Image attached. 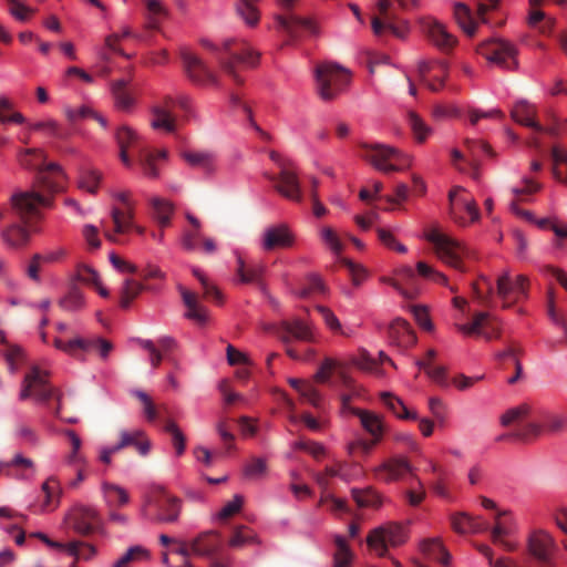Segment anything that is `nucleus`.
<instances>
[{
  "label": "nucleus",
  "instance_id": "c9c22d12",
  "mask_svg": "<svg viewBox=\"0 0 567 567\" xmlns=\"http://www.w3.org/2000/svg\"><path fill=\"white\" fill-rule=\"evenodd\" d=\"M102 492L110 509L122 507L130 502L128 493L120 485L105 482L102 484Z\"/></svg>",
  "mask_w": 567,
  "mask_h": 567
},
{
  "label": "nucleus",
  "instance_id": "7c9ffc66",
  "mask_svg": "<svg viewBox=\"0 0 567 567\" xmlns=\"http://www.w3.org/2000/svg\"><path fill=\"white\" fill-rule=\"evenodd\" d=\"M523 349L517 342H509L506 348L502 351H499L496 354V359L501 361L503 364H505L507 361L512 362L515 368L514 375L508 378L507 382L509 384L516 383L523 373V367L519 361V355L522 354Z\"/></svg>",
  "mask_w": 567,
  "mask_h": 567
},
{
  "label": "nucleus",
  "instance_id": "4468645a",
  "mask_svg": "<svg viewBox=\"0 0 567 567\" xmlns=\"http://www.w3.org/2000/svg\"><path fill=\"white\" fill-rule=\"evenodd\" d=\"M130 192H115L113 193V197L120 200L125 209H120L117 207H113L111 212L112 220L114 224L113 230L105 229V237L113 243H121L116 235L125 234L126 230L132 226V220L134 218L133 204L130 199Z\"/></svg>",
  "mask_w": 567,
  "mask_h": 567
},
{
  "label": "nucleus",
  "instance_id": "f03ea898",
  "mask_svg": "<svg viewBox=\"0 0 567 567\" xmlns=\"http://www.w3.org/2000/svg\"><path fill=\"white\" fill-rule=\"evenodd\" d=\"M202 44L213 51H218L217 60L220 68L237 85L244 83V79L238 73V66H255L259 60V53L245 42L227 40L223 42L220 50L207 40H203Z\"/></svg>",
  "mask_w": 567,
  "mask_h": 567
},
{
  "label": "nucleus",
  "instance_id": "cd10ccee",
  "mask_svg": "<svg viewBox=\"0 0 567 567\" xmlns=\"http://www.w3.org/2000/svg\"><path fill=\"white\" fill-rule=\"evenodd\" d=\"M537 413L538 412L530 403L524 402L506 410L501 415L499 422L503 426H511L513 424H520L523 422L526 424L527 422L532 421V417H537Z\"/></svg>",
  "mask_w": 567,
  "mask_h": 567
},
{
  "label": "nucleus",
  "instance_id": "69168bd1",
  "mask_svg": "<svg viewBox=\"0 0 567 567\" xmlns=\"http://www.w3.org/2000/svg\"><path fill=\"white\" fill-rule=\"evenodd\" d=\"M146 8L148 11V20L146 27L156 30L159 27L161 17L166 16V9L158 0H147Z\"/></svg>",
  "mask_w": 567,
  "mask_h": 567
},
{
  "label": "nucleus",
  "instance_id": "09e8293b",
  "mask_svg": "<svg viewBox=\"0 0 567 567\" xmlns=\"http://www.w3.org/2000/svg\"><path fill=\"white\" fill-rule=\"evenodd\" d=\"M452 527L456 533H476L486 529L476 518L471 517L466 513H458L452 516Z\"/></svg>",
  "mask_w": 567,
  "mask_h": 567
},
{
  "label": "nucleus",
  "instance_id": "e433bc0d",
  "mask_svg": "<svg viewBox=\"0 0 567 567\" xmlns=\"http://www.w3.org/2000/svg\"><path fill=\"white\" fill-rule=\"evenodd\" d=\"M379 358H380V361H378L377 359L372 358L370 355L369 352L367 351H362L360 353V355L354 360V364L364 370V371H368L370 373H373L378 377H382L383 375V370L381 368V364L383 362H388L390 363L391 365L394 367V363L393 361L384 353V352H380L379 353Z\"/></svg>",
  "mask_w": 567,
  "mask_h": 567
},
{
  "label": "nucleus",
  "instance_id": "393cba45",
  "mask_svg": "<svg viewBox=\"0 0 567 567\" xmlns=\"http://www.w3.org/2000/svg\"><path fill=\"white\" fill-rule=\"evenodd\" d=\"M423 31L430 41L441 50H450L456 44V38L447 32L446 28L436 20L424 21Z\"/></svg>",
  "mask_w": 567,
  "mask_h": 567
},
{
  "label": "nucleus",
  "instance_id": "a878e982",
  "mask_svg": "<svg viewBox=\"0 0 567 567\" xmlns=\"http://www.w3.org/2000/svg\"><path fill=\"white\" fill-rule=\"evenodd\" d=\"M523 183H524L523 187H514L512 189V193L515 196V199H513L511 202L509 208L514 214L522 216L528 220H532V218H533L532 213L520 209L518 206V203L526 202L528 199V196L533 195L534 193H536L540 189V185L528 177H525L523 179Z\"/></svg>",
  "mask_w": 567,
  "mask_h": 567
},
{
  "label": "nucleus",
  "instance_id": "a211bd4d",
  "mask_svg": "<svg viewBox=\"0 0 567 567\" xmlns=\"http://www.w3.org/2000/svg\"><path fill=\"white\" fill-rule=\"evenodd\" d=\"M527 547L530 556L543 567L554 566L556 543L549 534L542 530L533 533L528 538Z\"/></svg>",
  "mask_w": 567,
  "mask_h": 567
},
{
  "label": "nucleus",
  "instance_id": "aec40b11",
  "mask_svg": "<svg viewBox=\"0 0 567 567\" xmlns=\"http://www.w3.org/2000/svg\"><path fill=\"white\" fill-rule=\"evenodd\" d=\"M457 329L466 336H482L486 340L499 337V329L487 312H476L471 323L457 324Z\"/></svg>",
  "mask_w": 567,
  "mask_h": 567
},
{
  "label": "nucleus",
  "instance_id": "0e129e2a",
  "mask_svg": "<svg viewBox=\"0 0 567 567\" xmlns=\"http://www.w3.org/2000/svg\"><path fill=\"white\" fill-rule=\"evenodd\" d=\"M12 103L7 97H0V123H25V117L19 113L13 112Z\"/></svg>",
  "mask_w": 567,
  "mask_h": 567
},
{
  "label": "nucleus",
  "instance_id": "72a5a7b5",
  "mask_svg": "<svg viewBox=\"0 0 567 567\" xmlns=\"http://www.w3.org/2000/svg\"><path fill=\"white\" fill-rule=\"evenodd\" d=\"M115 138L120 147V157L126 167L132 166V161L127 154V148L137 144L136 133L127 126H121L115 133Z\"/></svg>",
  "mask_w": 567,
  "mask_h": 567
},
{
  "label": "nucleus",
  "instance_id": "1a4fd4ad",
  "mask_svg": "<svg viewBox=\"0 0 567 567\" xmlns=\"http://www.w3.org/2000/svg\"><path fill=\"white\" fill-rule=\"evenodd\" d=\"M30 398H33L38 402H48L50 399H55L58 402L55 414L59 415L61 410V395L58 390L49 383L48 373L38 367H32L24 375L19 393L21 401Z\"/></svg>",
  "mask_w": 567,
  "mask_h": 567
},
{
  "label": "nucleus",
  "instance_id": "6e6552de",
  "mask_svg": "<svg viewBox=\"0 0 567 567\" xmlns=\"http://www.w3.org/2000/svg\"><path fill=\"white\" fill-rule=\"evenodd\" d=\"M361 157L383 173L400 172L411 164L409 155L384 144L361 143Z\"/></svg>",
  "mask_w": 567,
  "mask_h": 567
},
{
  "label": "nucleus",
  "instance_id": "e2e57ef3",
  "mask_svg": "<svg viewBox=\"0 0 567 567\" xmlns=\"http://www.w3.org/2000/svg\"><path fill=\"white\" fill-rule=\"evenodd\" d=\"M409 125L413 132L415 140L423 143L431 134L432 130L424 123V121L414 112L408 115Z\"/></svg>",
  "mask_w": 567,
  "mask_h": 567
},
{
  "label": "nucleus",
  "instance_id": "f3484780",
  "mask_svg": "<svg viewBox=\"0 0 567 567\" xmlns=\"http://www.w3.org/2000/svg\"><path fill=\"white\" fill-rule=\"evenodd\" d=\"M182 60L184 70L192 82L205 86H219L218 76L202 58L189 51H184L182 52Z\"/></svg>",
  "mask_w": 567,
  "mask_h": 567
},
{
  "label": "nucleus",
  "instance_id": "2f4dec72",
  "mask_svg": "<svg viewBox=\"0 0 567 567\" xmlns=\"http://www.w3.org/2000/svg\"><path fill=\"white\" fill-rule=\"evenodd\" d=\"M420 549L425 558L449 566L451 556L439 538L423 540Z\"/></svg>",
  "mask_w": 567,
  "mask_h": 567
},
{
  "label": "nucleus",
  "instance_id": "13d9d810",
  "mask_svg": "<svg viewBox=\"0 0 567 567\" xmlns=\"http://www.w3.org/2000/svg\"><path fill=\"white\" fill-rule=\"evenodd\" d=\"M547 315L549 319L565 331V342H567V322L565 317L556 308V295L553 288L547 291Z\"/></svg>",
  "mask_w": 567,
  "mask_h": 567
},
{
  "label": "nucleus",
  "instance_id": "603ef678",
  "mask_svg": "<svg viewBox=\"0 0 567 567\" xmlns=\"http://www.w3.org/2000/svg\"><path fill=\"white\" fill-rule=\"evenodd\" d=\"M473 292L481 305L488 307L493 301L494 286L487 277L482 276L473 284Z\"/></svg>",
  "mask_w": 567,
  "mask_h": 567
},
{
  "label": "nucleus",
  "instance_id": "9b49d317",
  "mask_svg": "<svg viewBox=\"0 0 567 567\" xmlns=\"http://www.w3.org/2000/svg\"><path fill=\"white\" fill-rule=\"evenodd\" d=\"M478 54L504 70H515L518 66L516 47L502 38H491L477 48Z\"/></svg>",
  "mask_w": 567,
  "mask_h": 567
},
{
  "label": "nucleus",
  "instance_id": "9d476101",
  "mask_svg": "<svg viewBox=\"0 0 567 567\" xmlns=\"http://www.w3.org/2000/svg\"><path fill=\"white\" fill-rule=\"evenodd\" d=\"M408 539V530L404 525L399 523H386L370 532L367 537V544L379 557H384L388 547H398Z\"/></svg>",
  "mask_w": 567,
  "mask_h": 567
},
{
  "label": "nucleus",
  "instance_id": "20e7f679",
  "mask_svg": "<svg viewBox=\"0 0 567 567\" xmlns=\"http://www.w3.org/2000/svg\"><path fill=\"white\" fill-rule=\"evenodd\" d=\"M181 511L182 499L157 486L146 496L142 515L153 522L171 524L177 522Z\"/></svg>",
  "mask_w": 567,
  "mask_h": 567
},
{
  "label": "nucleus",
  "instance_id": "49530a36",
  "mask_svg": "<svg viewBox=\"0 0 567 567\" xmlns=\"http://www.w3.org/2000/svg\"><path fill=\"white\" fill-rule=\"evenodd\" d=\"M506 511L499 512L495 517V526L492 529V539L495 544L502 545L507 551H514L516 549V545L504 540L502 537L509 533V526L506 520H503L502 517L507 515Z\"/></svg>",
  "mask_w": 567,
  "mask_h": 567
},
{
  "label": "nucleus",
  "instance_id": "680f3d73",
  "mask_svg": "<svg viewBox=\"0 0 567 567\" xmlns=\"http://www.w3.org/2000/svg\"><path fill=\"white\" fill-rule=\"evenodd\" d=\"M354 501L360 507H378L381 504L380 495L371 489H352Z\"/></svg>",
  "mask_w": 567,
  "mask_h": 567
},
{
  "label": "nucleus",
  "instance_id": "bf43d9fd",
  "mask_svg": "<svg viewBox=\"0 0 567 567\" xmlns=\"http://www.w3.org/2000/svg\"><path fill=\"white\" fill-rule=\"evenodd\" d=\"M101 179L102 174L100 172L91 168L84 169L81 172L79 178V187L91 194H95L97 192Z\"/></svg>",
  "mask_w": 567,
  "mask_h": 567
},
{
  "label": "nucleus",
  "instance_id": "338daca9",
  "mask_svg": "<svg viewBox=\"0 0 567 567\" xmlns=\"http://www.w3.org/2000/svg\"><path fill=\"white\" fill-rule=\"evenodd\" d=\"M155 154L148 151L146 147H143L138 151L140 165L142 166L144 174L151 178H156L158 176V169L155 166Z\"/></svg>",
  "mask_w": 567,
  "mask_h": 567
},
{
  "label": "nucleus",
  "instance_id": "2eb2a0df",
  "mask_svg": "<svg viewBox=\"0 0 567 567\" xmlns=\"http://www.w3.org/2000/svg\"><path fill=\"white\" fill-rule=\"evenodd\" d=\"M65 524L75 533L87 536L96 532L101 525L97 512L89 506L76 505L64 518Z\"/></svg>",
  "mask_w": 567,
  "mask_h": 567
},
{
  "label": "nucleus",
  "instance_id": "5fc2aeb1",
  "mask_svg": "<svg viewBox=\"0 0 567 567\" xmlns=\"http://www.w3.org/2000/svg\"><path fill=\"white\" fill-rule=\"evenodd\" d=\"M382 402L391 410L396 416L401 419H416L415 414L409 412L403 402L389 392H383L381 394Z\"/></svg>",
  "mask_w": 567,
  "mask_h": 567
},
{
  "label": "nucleus",
  "instance_id": "412c9836",
  "mask_svg": "<svg viewBox=\"0 0 567 567\" xmlns=\"http://www.w3.org/2000/svg\"><path fill=\"white\" fill-rule=\"evenodd\" d=\"M374 472L378 478L386 483L400 481L405 474L416 477L414 467L405 457H392L375 467Z\"/></svg>",
  "mask_w": 567,
  "mask_h": 567
},
{
  "label": "nucleus",
  "instance_id": "bb28decb",
  "mask_svg": "<svg viewBox=\"0 0 567 567\" xmlns=\"http://www.w3.org/2000/svg\"><path fill=\"white\" fill-rule=\"evenodd\" d=\"M351 414L359 417L361 426L372 436L373 440H382L384 424L380 415L359 408H351Z\"/></svg>",
  "mask_w": 567,
  "mask_h": 567
},
{
  "label": "nucleus",
  "instance_id": "473e14b6",
  "mask_svg": "<svg viewBox=\"0 0 567 567\" xmlns=\"http://www.w3.org/2000/svg\"><path fill=\"white\" fill-rule=\"evenodd\" d=\"M535 107L525 101L516 103L512 110L514 121L536 132H543V126L535 121Z\"/></svg>",
  "mask_w": 567,
  "mask_h": 567
},
{
  "label": "nucleus",
  "instance_id": "37998d69",
  "mask_svg": "<svg viewBox=\"0 0 567 567\" xmlns=\"http://www.w3.org/2000/svg\"><path fill=\"white\" fill-rule=\"evenodd\" d=\"M143 435L144 432L141 430L121 431L120 442L122 446H135L141 455H146L150 452L151 445L147 440H141Z\"/></svg>",
  "mask_w": 567,
  "mask_h": 567
},
{
  "label": "nucleus",
  "instance_id": "4c0bfd02",
  "mask_svg": "<svg viewBox=\"0 0 567 567\" xmlns=\"http://www.w3.org/2000/svg\"><path fill=\"white\" fill-rule=\"evenodd\" d=\"M454 18L460 28L470 37H473L476 32L477 22L470 9L463 2L454 3Z\"/></svg>",
  "mask_w": 567,
  "mask_h": 567
},
{
  "label": "nucleus",
  "instance_id": "39448f33",
  "mask_svg": "<svg viewBox=\"0 0 567 567\" xmlns=\"http://www.w3.org/2000/svg\"><path fill=\"white\" fill-rule=\"evenodd\" d=\"M394 3H398L402 10H411L419 6L417 0H379L377 7L380 17L372 19V29L377 35L382 34L385 29L390 30L398 38H404L408 33L409 23L405 20L399 19L393 10Z\"/></svg>",
  "mask_w": 567,
  "mask_h": 567
},
{
  "label": "nucleus",
  "instance_id": "ea45409f",
  "mask_svg": "<svg viewBox=\"0 0 567 567\" xmlns=\"http://www.w3.org/2000/svg\"><path fill=\"white\" fill-rule=\"evenodd\" d=\"M153 210V217L158 223V225L164 228L167 227L171 223V216L174 212L173 204L161 197H153L150 200Z\"/></svg>",
  "mask_w": 567,
  "mask_h": 567
},
{
  "label": "nucleus",
  "instance_id": "774afa93",
  "mask_svg": "<svg viewBox=\"0 0 567 567\" xmlns=\"http://www.w3.org/2000/svg\"><path fill=\"white\" fill-rule=\"evenodd\" d=\"M148 556V551L142 546L128 548L113 565V567H130L133 561Z\"/></svg>",
  "mask_w": 567,
  "mask_h": 567
},
{
  "label": "nucleus",
  "instance_id": "4be33fe9",
  "mask_svg": "<svg viewBox=\"0 0 567 567\" xmlns=\"http://www.w3.org/2000/svg\"><path fill=\"white\" fill-rule=\"evenodd\" d=\"M295 244V235L286 224L269 226L261 238V248L266 251L276 248H289Z\"/></svg>",
  "mask_w": 567,
  "mask_h": 567
},
{
  "label": "nucleus",
  "instance_id": "6e6d98bb",
  "mask_svg": "<svg viewBox=\"0 0 567 567\" xmlns=\"http://www.w3.org/2000/svg\"><path fill=\"white\" fill-rule=\"evenodd\" d=\"M336 553L334 567H349L352 560V553L342 536L334 537Z\"/></svg>",
  "mask_w": 567,
  "mask_h": 567
},
{
  "label": "nucleus",
  "instance_id": "de8ad7c7",
  "mask_svg": "<svg viewBox=\"0 0 567 567\" xmlns=\"http://www.w3.org/2000/svg\"><path fill=\"white\" fill-rule=\"evenodd\" d=\"M183 157L190 166L200 168L207 174L215 171V158L210 153L185 152Z\"/></svg>",
  "mask_w": 567,
  "mask_h": 567
},
{
  "label": "nucleus",
  "instance_id": "ddd939ff",
  "mask_svg": "<svg viewBox=\"0 0 567 567\" xmlns=\"http://www.w3.org/2000/svg\"><path fill=\"white\" fill-rule=\"evenodd\" d=\"M265 177L274 184L275 189L286 199L301 203L303 199L300 181L293 167L282 164L278 175L265 173Z\"/></svg>",
  "mask_w": 567,
  "mask_h": 567
},
{
  "label": "nucleus",
  "instance_id": "a18cd8bd",
  "mask_svg": "<svg viewBox=\"0 0 567 567\" xmlns=\"http://www.w3.org/2000/svg\"><path fill=\"white\" fill-rule=\"evenodd\" d=\"M81 346H78V350L85 352L96 351L102 359H106L110 352L113 350V344L103 338H80Z\"/></svg>",
  "mask_w": 567,
  "mask_h": 567
},
{
  "label": "nucleus",
  "instance_id": "052dcab7",
  "mask_svg": "<svg viewBox=\"0 0 567 567\" xmlns=\"http://www.w3.org/2000/svg\"><path fill=\"white\" fill-rule=\"evenodd\" d=\"M380 441H375L373 439L365 440V439H357L347 445V451L350 456L357 457H367L372 452L373 447L379 443Z\"/></svg>",
  "mask_w": 567,
  "mask_h": 567
},
{
  "label": "nucleus",
  "instance_id": "a19ab883",
  "mask_svg": "<svg viewBox=\"0 0 567 567\" xmlns=\"http://www.w3.org/2000/svg\"><path fill=\"white\" fill-rule=\"evenodd\" d=\"M542 434V426L535 422L529 421L526 424H523L522 427L517 429L516 431L512 433H506L499 435L496 440L497 441H505V440H518L523 442H527L532 439L538 437Z\"/></svg>",
  "mask_w": 567,
  "mask_h": 567
},
{
  "label": "nucleus",
  "instance_id": "b1692460",
  "mask_svg": "<svg viewBox=\"0 0 567 567\" xmlns=\"http://www.w3.org/2000/svg\"><path fill=\"white\" fill-rule=\"evenodd\" d=\"M138 344L148 352L150 363L156 369L161 365L164 357H168L176 348V341L171 337H162L155 343L152 340L138 339Z\"/></svg>",
  "mask_w": 567,
  "mask_h": 567
},
{
  "label": "nucleus",
  "instance_id": "864d4df0",
  "mask_svg": "<svg viewBox=\"0 0 567 567\" xmlns=\"http://www.w3.org/2000/svg\"><path fill=\"white\" fill-rule=\"evenodd\" d=\"M144 286L135 280L126 279L121 289L120 306L127 309L131 302L143 291Z\"/></svg>",
  "mask_w": 567,
  "mask_h": 567
},
{
  "label": "nucleus",
  "instance_id": "f257e3e1",
  "mask_svg": "<svg viewBox=\"0 0 567 567\" xmlns=\"http://www.w3.org/2000/svg\"><path fill=\"white\" fill-rule=\"evenodd\" d=\"M10 200L13 212L25 226L18 224L8 226L1 231V237L8 246L21 248L30 240V233L27 226L33 231L37 230L32 227L31 219L41 217L40 208L51 206L52 197L34 190H25L14 193Z\"/></svg>",
  "mask_w": 567,
  "mask_h": 567
},
{
  "label": "nucleus",
  "instance_id": "58836bf2",
  "mask_svg": "<svg viewBox=\"0 0 567 567\" xmlns=\"http://www.w3.org/2000/svg\"><path fill=\"white\" fill-rule=\"evenodd\" d=\"M544 431L548 433H559L567 429V416L553 413H537V421Z\"/></svg>",
  "mask_w": 567,
  "mask_h": 567
},
{
  "label": "nucleus",
  "instance_id": "5701e85b",
  "mask_svg": "<svg viewBox=\"0 0 567 567\" xmlns=\"http://www.w3.org/2000/svg\"><path fill=\"white\" fill-rule=\"evenodd\" d=\"M192 553L202 557H215L223 548V537L217 530L200 533L190 540Z\"/></svg>",
  "mask_w": 567,
  "mask_h": 567
},
{
  "label": "nucleus",
  "instance_id": "dca6fc26",
  "mask_svg": "<svg viewBox=\"0 0 567 567\" xmlns=\"http://www.w3.org/2000/svg\"><path fill=\"white\" fill-rule=\"evenodd\" d=\"M275 333L286 344L292 339L310 343L317 341L316 328L299 318L282 320L276 326Z\"/></svg>",
  "mask_w": 567,
  "mask_h": 567
},
{
  "label": "nucleus",
  "instance_id": "f8f14e48",
  "mask_svg": "<svg viewBox=\"0 0 567 567\" xmlns=\"http://www.w3.org/2000/svg\"><path fill=\"white\" fill-rule=\"evenodd\" d=\"M528 287V278L524 275H518L515 280L507 270L499 275L496 280V293L503 301V308L508 309L520 298H526Z\"/></svg>",
  "mask_w": 567,
  "mask_h": 567
},
{
  "label": "nucleus",
  "instance_id": "c85d7f7f",
  "mask_svg": "<svg viewBox=\"0 0 567 567\" xmlns=\"http://www.w3.org/2000/svg\"><path fill=\"white\" fill-rule=\"evenodd\" d=\"M181 295L187 308L185 317L197 324H204L207 321V310L200 305L198 296L185 288H181Z\"/></svg>",
  "mask_w": 567,
  "mask_h": 567
},
{
  "label": "nucleus",
  "instance_id": "f704fd0d",
  "mask_svg": "<svg viewBox=\"0 0 567 567\" xmlns=\"http://www.w3.org/2000/svg\"><path fill=\"white\" fill-rule=\"evenodd\" d=\"M150 124L152 128L166 133H173L176 130L175 116L162 106L152 107Z\"/></svg>",
  "mask_w": 567,
  "mask_h": 567
},
{
  "label": "nucleus",
  "instance_id": "4d7b16f0",
  "mask_svg": "<svg viewBox=\"0 0 567 567\" xmlns=\"http://www.w3.org/2000/svg\"><path fill=\"white\" fill-rule=\"evenodd\" d=\"M59 306L65 311H76L83 308L84 297L78 287H72L59 301Z\"/></svg>",
  "mask_w": 567,
  "mask_h": 567
},
{
  "label": "nucleus",
  "instance_id": "c03bdc74",
  "mask_svg": "<svg viewBox=\"0 0 567 567\" xmlns=\"http://www.w3.org/2000/svg\"><path fill=\"white\" fill-rule=\"evenodd\" d=\"M236 272L243 284L257 282L264 272V266L256 262L247 267L244 259L237 256Z\"/></svg>",
  "mask_w": 567,
  "mask_h": 567
},
{
  "label": "nucleus",
  "instance_id": "423d86ee",
  "mask_svg": "<svg viewBox=\"0 0 567 567\" xmlns=\"http://www.w3.org/2000/svg\"><path fill=\"white\" fill-rule=\"evenodd\" d=\"M425 238L434 245L435 252L440 259L462 272L467 270L464 260L475 257L474 251L468 247L442 234L437 229L427 231Z\"/></svg>",
  "mask_w": 567,
  "mask_h": 567
},
{
  "label": "nucleus",
  "instance_id": "c756f323",
  "mask_svg": "<svg viewBox=\"0 0 567 567\" xmlns=\"http://www.w3.org/2000/svg\"><path fill=\"white\" fill-rule=\"evenodd\" d=\"M278 24L286 31L291 38H297L300 29L307 30L310 33L317 32L315 22L308 18H301L295 14L278 16Z\"/></svg>",
  "mask_w": 567,
  "mask_h": 567
},
{
  "label": "nucleus",
  "instance_id": "8fccbe9b",
  "mask_svg": "<svg viewBox=\"0 0 567 567\" xmlns=\"http://www.w3.org/2000/svg\"><path fill=\"white\" fill-rule=\"evenodd\" d=\"M256 542V534L245 525L235 526L228 539V546L231 548H241Z\"/></svg>",
  "mask_w": 567,
  "mask_h": 567
},
{
  "label": "nucleus",
  "instance_id": "7ed1b4c3",
  "mask_svg": "<svg viewBox=\"0 0 567 567\" xmlns=\"http://www.w3.org/2000/svg\"><path fill=\"white\" fill-rule=\"evenodd\" d=\"M47 155L41 150L30 148L21 156V164L38 172L37 188L40 194H54L63 188L64 173L56 163L45 164Z\"/></svg>",
  "mask_w": 567,
  "mask_h": 567
},
{
  "label": "nucleus",
  "instance_id": "3c124183",
  "mask_svg": "<svg viewBox=\"0 0 567 567\" xmlns=\"http://www.w3.org/2000/svg\"><path fill=\"white\" fill-rule=\"evenodd\" d=\"M111 90L118 109L128 110L133 105L134 100L127 90V82L125 80L115 81Z\"/></svg>",
  "mask_w": 567,
  "mask_h": 567
},
{
  "label": "nucleus",
  "instance_id": "79ce46f5",
  "mask_svg": "<svg viewBox=\"0 0 567 567\" xmlns=\"http://www.w3.org/2000/svg\"><path fill=\"white\" fill-rule=\"evenodd\" d=\"M550 155L554 177L560 183L567 185V150L555 145L551 148Z\"/></svg>",
  "mask_w": 567,
  "mask_h": 567
},
{
  "label": "nucleus",
  "instance_id": "0eeeda50",
  "mask_svg": "<svg viewBox=\"0 0 567 567\" xmlns=\"http://www.w3.org/2000/svg\"><path fill=\"white\" fill-rule=\"evenodd\" d=\"M317 92L323 101L334 100L348 86L351 73L336 63H321L315 71Z\"/></svg>",
  "mask_w": 567,
  "mask_h": 567
},
{
  "label": "nucleus",
  "instance_id": "6ab92c4d",
  "mask_svg": "<svg viewBox=\"0 0 567 567\" xmlns=\"http://www.w3.org/2000/svg\"><path fill=\"white\" fill-rule=\"evenodd\" d=\"M332 374H337L342 386L352 392L355 391L354 380L349 375L347 364L342 361L327 357L321 362L317 373L315 374V379L319 383H327L330 381Z\"/></svg>",
  "mask_w": 567,
  "mask_h": 567
}]
</instances>
